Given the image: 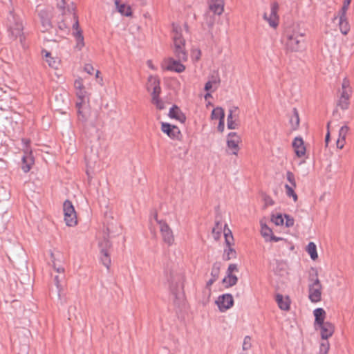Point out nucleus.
<instances>
[{"label":"nucleus","instance_id":"nucleus-1","mask_svg":"<svg viewBox=\"0 0 354 354\" xmlns=\"http://www.w3.org/2000/svg\"><path fill=\"white\" fill-rule=\"evenodd\" d=\"M283 39L286 48L291 52H298L305 48L306 32L299 26H292L285 30Z\"/></svg>","mask_w":354,"mask_h":354},{"label":"nucleus","instance_id":"nucleus-2","mask_svg":"<svg viewBox=\"0 0 354 354\" xmlns=\"http://www.w3.org/2000/svg\"><path fill=\"white\" fill-rule=\"evenodd\" d=\"M167 280L169 283L171 292L174 297V302L176 305L180 306L185 299L184 278L180 274L170 272Z\"/></svg>","mask_w":354,"mask_h":354},{"label":"nucleus","instance_id":"nucleus-3","mask_svg":"<svg viewBox=\"0 0 354 354\" xmlns=\"http://www.w3.org/2000/svg\"><path fill=\"white\" fill-rule=\"evenodd\" d=\"M183 28L178 25L173 24V50L175 56L179 61L187 59V52L185 50V39L183 37Z\"/></svg>","mask_w":354,"mask_h":354},{"label":"nucleus","instance_id":"nucleus-4","mask_svg":"<svg viewBox=\"0 0 354 354\" xmlns=\"http://www.w3.org/2000/svg\"><path fill=\"white\" fill-rule=\"evenodd\" d=\"M7 26L9 32V37L11 39H16L19 38L21 42L24 39L23 24L21 19L17 16L12 11L10 12L7 20Z\"/></svg>","mask_w":354,"mask_h":354},{"label":"nucleus","instance_id":"nucleus-5","mask_svg":"<svg viewBox=\"0 0 354 354\" xmlns=\"http://www.w3.org/2000/svg\"><path fill=\"white\" fill-rule=\"evenodd\" d=\"M313 273H310L308 292L309 299L313 302L317 303L322 299V286L318 279V274L316 270L312 268Z\"/></svg>","mask_w":354,"mask_h":354},{"label":"nucleus","instance_id":"nucleus-6","mask_svg":"<svg viewBox=\"0 0 354 354\" xmlns=\"http://www.w3.org/2000/svg\"><path fill=\"white\" fill-rule=\"evenodd\" d=\"M24 145V156L21 158V169L25 173H28L34 165L35 160L32 153V151L29 147L30 140L28 139H22Z\"/></svg>","mask_w":354,"mask_h":354},{"label":"nucleus","instance_id":"nucleus-7","mask_svg":"<svg viewBox=\"0 0 354 354\" xmlns=\"http://www.w3.org/2000/svg\"><path fill=\"white\" fill-rule=\"evenodd\" d=\"M64 221L68 226H75L77 223L76 212L72 203L66 200L63 204Z\"/></svg>","mask_w":354,"mask_h":354},{"label":"nucleus","instance_id":"nucleus-8","mask_svg":"<svg viewBox=\"0 0 354 354\" xmlns=\"http://www.w3.org/2000/svg\"><path fill=\"white\" fill-rule=\"evenodd\" d=\"M158 223L160 225V232L164 243L169 246L173 245L174 243V235L171 228L165 221H158Z\"/></svg>","mask_w":354,"mask_h":354},{"label":"nucleus","instance_id":"nucleus-9","mask_svg":"<svg viewBox=\"0 0 354 354\" xmlns=\"http://www.w3.org/2000/svg\"><path fill=\"white\" fill-rule=\"evenodd\" d=\"M39 17L41 25V31L43 32H48L53 28L51 24L52 14L50 11L47 10H40Z\"/></svg>","mask_w":354,"mask_h":354},{"label":"nucleus","instance_id":"nucleus-10","mask_svg":"<svg viewBox=\"0 0 354 354\" xmlns=\"http://www.w3.org/2000/svg\"><path fill=\"white\" fill-rule=\"evenodd\" d=\"M240 138L235 132H231L227 136V146L230 153L236 155L239 149Z\"/></svg>","mask_w":354,"mask_h":354},{"label":"nucleus","instance_id":"nucleus-11","mask_svg":"<svg viewBox=\"0 0 354 354\" xmlns=\"http://www.w3.org/2000/svg\"><path fill=\"white\" fill-rule=\"evenodd\" d=\"M219 310L222 312L230 308L234 304L233 297L230 294H225L219 296L216 301Z\"/></svg>","mask_w":354,"mask_h":354},{"label":"nucleus","instance_id":"nucleus-12","mask_svg":"<svg viewBox=\"0 0 354 354\" xmlns=\"http://www.w3.org/2000/svg\"><path fill=\"white\" fill-rule=\"evenodd\" d=\"M161 130L172 139H178L180 134V131L176 126L166 122H162Z\"/></svg>","mask_w":354,"mask_h":354},{"label":"nucleus","instance_id":"nucleus-13","mask_svg":"<svg viewBox=\"0 0 354 354\" xmlns=\"http://www.w3.org/2000/svg\"><path fill=\"white\" fill-rule=\"evenodd\" d=\"M321 329V337L324 340L328 339L331 337L335 331V326L328 322L319 326Z\"/></svg>","mask_w":354,"mask_h":354},{"label":"nucleus","instance_id":"nucleus-14","mask_svg":"<svg viewBox=\"0 0 354 354\" xmlns=\"http://www.w3.org/2000/svg\"><path fill=\"white\" fill-rule=\"evenodd\" d=\"M238 111L237 106H233L229 110V114L227 119V128L230 129H235L238 127V124L236 122V119L238 115L236 112Z\"/></svg>","mask_w":354,"mask_h":354},{"label":"nucleus","instance_id":"nucleus-15","mask_svg":"<svg viewBox=\"0 0 354 354\" xmlns=\"http://www.w3.org/2000/svg\"><path fill=\"white\" fill-rule=\"evenodd\" d=\"M292 147L295 149L297 156L301 158L305 155L306 147L301 138L296 137L292 142Z\"/></svg>","mask_w":354,"mask_h":354},{"label":"nucleus","instance_id":"nucleus-16","mask_svg":"<svg viewBox=\"0 0 354 354\" xmlns=\"http://www.w3.org/2000/svg\"><path fill=\"white\" fill-rule=\"evenodd\" d=\"M209 11L213 12L214 14L221 15L224 10L223 0L209 1Z\"/></svg>","mask_w":354,"mask_h":354},{"label":"nucleus","instance_id":"nucleus-17","mask_svg":"<svg viewBox=\"0 0 354 354\" xmlns=\"http://www.w3.org/2000/svg\"><path fill=\"white\" fill-rule=\"evenodd\" d=\"M180 61L175 60L173 58H169L168 60V65L167 69L169 71H173L177 73H182L185 71V67L183 64L180 63Z\"/></svg>","mask_w":354,"mask_h":354},{"label":"nucleus","instance_id":"nucleus-18","mask_svg":"<svg viewBox=\"0 0 354 354\" xmlns=\"http://www.w3.org/2000/svg\"><path fill=\"white\" fill-rule=\"evenodd\" d=\"M169 116L171 118H174L180 122H184L186 120V117L180 111V109L176 106L174 105L169 110Z\"/></svg>","mask_w":354,"mask_h":354},{"label":"nucleus","instance_id":"nucleus-19","mask_svg":"<svg viewBox=\"0 0 354 354\" xmlns=\"http://www.w3.org/2000/svg\"><path fill=\"white\" fill-rule=\"evenodd\" d=\"M314 316L315 317V323L317 325H321L324 323V319L326 315L325 310L322 308H318L314 310L313 311Z\"/></svg>","mask_w":354,"mask_h":354},{"label":"nucleus","instance_id":"nucleus-20","mask_svg":"<svg viewBox=\"0 0 354 354\" xmlns=\"http://www.w3.org/2000/svg\"><path fill=\"white\" fill-rule=\"evenodd\" d=\"M290 124L292 130H296L299 126V116L296 108L292 110V115L290 118Z\"/></svg>","mask_w":354,"mask_h":354},{"label":"nucleus","instance_id":"nucleus-21","mask_svg":"<svg viewBox=\"0 0 354 354\" xmlns=\"http://www.w3.org/2000/svg\"><path fill=\"white\" fill-rule=\"evenodd\" d=\"M42 53H44L46 61L48 62L49 66L53 68H57L59 65V61L52 57L50 53L46 50H43Z\"/></svg>","mask_w":354,"mask_h":354},{"label":"nucleus","instance_id":"nucleus-22","mask_svg":"<svg viewBox=\"0 0 354 354\" xmlns=\"http://www.w3.org/2000/svg\"><path fill=\"white\" fill-rule=\"evenodd\" d=\"M276 301L279 307L283 310H288L290 308V303L288 298L284 299L283 295L278 294L276 296Z\"/></svg>","mask_w":354,"mask_h":354},{"label":"nucleus","instance_id":"nucleus-23","mask_svg":"<svg viewBox=\"0 0 354 354\" xmlns=\"http://www.w3.org/2000/svg\"><path fill=\"white\" fill-rule=\"evenodd\" d=\"M261 234L262 236L265 239L266 241H268V239L273 234L272 230L267 226L266 224L263 223L262 221H261Z\"/></svg>","mask_w":354,"mask_h":354},{"label":"nucleus","instance_id":"nucleus-24","mask_svg":"<svg viewBox=\"0 0 354 354\" xmlns=\"http://www.w3.org/2000/svg\"><path fill=\"white\" fill-rule=\"evenodd\" d=\"M160 84L159 79L153 75H150L148 78V82L147 84V89L148 91H151L153 88L156 87Z\"/></svg>","mask_w":354,"mask_h":354},{"label":"nucleus","instance_id":"nucleus-25","mask_svg":"<svg viewBox=\"0 0 354 354\" xmlns=\"http://www.w3.org/2000/svg\"><path fill=\"white\" fill-rule=\"evenodd\" d=\"M306 251L310 256V258L313 260H315L317 259L318 255L317 252V246L313 242H310L307 247H306Z\"/></svg>","mask_w":354,"mask_h":354},{"label":"nucleus","instance_id":"nucleus-26","mask_svg":"<svg viewBox=\"0 0 354 354\" xmlns=\"http://www.w3.org/2000/svg\"><path fill=\"white\" fill-rule=\"evenodd\" d=\"M116 8L119 12L125 16L131 15V8L129 6H126L124 4H120L118 0H115Z\"/></svg>","mask_w":354,"mask_h":354},{"label":"nucleus","instance_id":"nucleus-27","mask_svg":"<svg viewBox=\"0 0 354 354\" xmlns=\"http://www.w3.org/2000/svg\"><path fill=\"white\" fill-rule=\"evenodd\" d=\"M238 278L236 275L227 274V276L223 279V283L226 287H231L237 283Z\"/></svg>","mask_w":354,"mask_h":354},{"label":"nucleus","instance_id":"nucleus-28","mask_svg":"<svg viewBox=\"0 0 354 354\" xmlns=\"http://www.w3.org/2000/svg\"><path fill=\"white\" fill-rule=\"evenodd\" d=\"M263 19L267 21L269 25L272 28H276L278 26L279 17L277 15H272L270 14V16L268 17L267 13H264Z\"/></svg>","mask_w":354,"mask_h":354},{"label":"nucleus","instance_id":"nucleus-29","mask_svg":"<svg viewBox=\"0 0 354 354\" xmlns=\"http://www.w3.org/2000/svg\"><path fill=\"white\" fill-rule=\"evenodd\" d=\"M111 247L112 244L111 241L106 238H104L99 243L100 252H109Z\"/></svg>","mask_w":354,"mask_h":354},{"label":"nucleus","instance_id":"nucleus-30","mask_svg":"<svg viewBox=\"0 0 354 354\" xmlns=\"http://www.w3.org/2000/svg\"><path fill=\"white\" fill-rule=\"evenodd\" d=\"M339 30H340L341 32L343 35H347V33L348 32V31L350 30V26H349V24H348L346 18L343 19V18L339 17Z\"/></svg>","mask_w":354,"mask_h":354},{"label":"nucleus","instance_id":"nucleus-31","mask_svg":"<svg viewBox=\"0 0 354 354\" xmlns=\"http://www.w3.org/2000/svg\"><path fill=\"white\" fill-rule=\"evenodd\" d=\"M211 118L212 120H221L225 118V113L221 107H216L212 111Z\"/></svg>","mask_w":354,"mask_h":354},{"label":"nucleus","instance_id":"nucleus-32","mask_svg":"<svg viewBox=\"0 0 354 354\" xmlns=\"http://www.w3.org/2000/svg\"><path fill=\"white\" fill-rule=\"evenodd\" d=\"M100 261H101L102 263L107 269H109L111 266V263L110 252H100Z\"/></svg>","mask_w":354,"mask_h":354},{"label":"nucleus","instance_id":"nucleus-33","mask_svg":"<svg viewBox=\"0 0 354 354\" xmlns=\"http://www.w3.org/2000/svg\"><path fill=\"white\" fill-rule=\"evenodd\" d=\"M227 225H225V229H224V236H225V241L226 245L227 247H231V245L233 244L234 238L232 234V232L230 229H227Z\"/></svg>","mask_w":354,"mask_h":354},{"label":"nucleus","instance_id":"nucleus-34","mask_svg":"<svg viewBox=\"0 0 354 354\" xmlns=\"http://www.w3.org/2000/svg\"><path fill=\"white\" fill-rule=\"evenodd\" d=\"M73 35L75 37L77 40L76 48H78V50H81L84 46V37L82 35V30L74 32Z\"/></svg>","mask_w":354,"mask_h":354},{"label":"nucleus","instance_id":"nucleus-35","mask_svg":"<svg viewBox=\"0 0 354 354\" xmlns=\"http://www.w3.org/2000/svg\"><path fill=\"white\" fill-rule=\"evenodd\" d=\"M215 15L210 11H207L205 14V23L209 28H212L215 21Z\"/></svg>","mask_w":354,"mask_h":354},{"label":"nucleus","instance_id":"nucleus-36","mask_svg":"<svg viewBox=\"0 0 354 354\" xmlns=\"http://www.w3.org/2000/svg\"><path fill=\"white\" fill-rule=\"evenodd\" d=\"M221 263L220 262H216L213 264L211 271V278L217 280L220 273Z\"/></svg>","mask_w":354,"mask_h":354},{"label":"nucleus","instance_id":"nucleus-37","mask_svg":"<svg viewBox=\"0 0 354 354\" xmlns=\"http://www.w3.org/2000/svg\"><path fill=\"white\" fill-rule=\"evenodd\" d=\"M76 95L78 97L80 101L76 102V106H82L84 103L85 100L87 99L86 92L84 89H80L76 91Z\"/></svg>","mask_w":354,"mask_h":354},{"label":"nucleus","instance_id":"nucleus-38","mask_svg":"<svg viewBox=\"0 0 354 354\" xmlns=\"http://www.w3.org/2000/svg\"><path fill=\"white\" fill-rule=\"evenodd\" d=\"M234 258H236V251L231 247H227L224 251L223 259L225 261H229Z\"/></svg>","mask_w":354,"mask_h":354},{"label":"nucleus","instance_id":"nucleus-39","mask_svg":"<svg viewBox=\"0 0 354 354\" xmlns=\"http://www.w3.org/2000/svg\"><path fill=\"white\" fill-rule=\"evenodd\" d=\"M296 187L290 186L288 184L285 185L286 194L289 197H292L295 202H296L298 199L297 194L295 192L294 189Z\"/></svg>","mask_w":354,"mask_h":354},{"label":"nucleus","instance_id":"nucleus-40","mask_svg":"<svg viewBox=\"0 0 354 354\" xmlns=\"http://www.w3.org/2000/svg\"><path fill=\"white\" fill-rule=\"evenodd\" d=\"M330 344L328 339L324 340V342L320 344L319 354H328Z\"/></svg>","mask_w":354,"mask_h":354},{"label":"nucleus","instance_id":"nucleus-41","mask_svg":"<svg viewBox=\"0 0 354 354\" xmlns=\"http://www.w3.org/2000/svg\"><path fill=\"white\" fill-rule=\"evenodd\" d=\"M81 107L82 106H77V108L78 109V121L82 122L84 125L87 121L88 116L86 113L81 110Z\"/></svg>","mask_w":354,"mask_h":354},{"label":"nucleus","instance_id":"nucleus-42","mask_svg":"<svg viewBox=\"0 0 354 354\" xmlns=\"http://www.w3.org/2000/svg\"><path fill=\"white\" fill-rule=\"evenodd\" d=\"M252 347V339L250 336L247 335L244 337L242 349L243 351H248Z\"/></svg>","mask_w":354,"mask_h":354},{"label":"nucleus","instance_id":"nucleus-43","mask_svg":"<svg viewBox=\"0 0 354 354\" xmlns=\"http://www.w3.org/2000/svg\"><path fill=\"white\" fill-rule=\"evenodd\" d=\"M271 221L276 225H281L284 222L281 214L272 215Z\"/></svg>","mask_w":354,"mask_h":354},{"label":"nucleus","instance_id":"nucleus-44","mask_svg":"<svg viewBox=\"0 0 354 354\" xmlns=\"http://www.w3.org/2000/svg\"><path fill=\"white\" fill-rule=\"evenodd\" d=\"M337 104L342 109H347L349 104V99L340 97Z\"/></svg>","mask_w":354,"mask_h":354},{"label":"nucleus","instance_id":"nucleus-45","mask_svg":"<svg viewBox=\"0 0 354 354\" xmlns=\"http://www.w3.org/2000/svg\"><path fill=\"white\" fill-rule=\"evenodd\" d=\"M286 178L288 181L290 183V186L296 187L295 178L292 172L287 171Z\"/></svg>","mask_w":354,"mask_h":354},{"label":"nucleus","instance_id":"nucleus-46","mask_svg":"<svg viewBox=\"0 0 354 354\" xmlns=\"http://www.w3.org/2000/svg\"><path fill=\"white\" fill-rule=\"evenodd\" d=\"M349 128L347 125L342 127L339 131V138L346 139Z\"/></svg>","mask_w":354,"mask_h":354},{"label":"nucleus","instance_id":"nucleus-47","mask_svg":"<svg viewBox=\"0 0 354 354\" xmlns=\"http://www.w3.org/2000/svg\"><path fill=\"white\" fill-rule=\"evenodd\" d=\"M151 102L153 104H155L156 106V108L158 109L162 110L165 109L164 102L160 98L151 100Z\"/></svg>","mask_w":354,"mask_h":354},{"label":"nucleus","instance_id":"nucleus-48","mask_svg":"<svg viewBox=\"0 0 354 354\" xmlns=\"http://www.w3.org/2000/svg\"><path fill=\"white\" fill-rule=\"evenodd\" d=\"M151 91L152 100L159 98V95L161 91L160 84L158 86H157L156 87L153 88V89H152Z\"/></svg>","mask_w":354,"mask_h":354},{"label":"nucleus","instance_id":"nucleus-49","mask_svg":"<svg viewBox=\"0 0 354 354\" xmlns=\"http://www.w3.org/2000/svg\"><path fill=\"white\" fill-rule=\"evenodd\" d=\"M219 225H221L220 221H216L215 227H213V229H212V233L214 234H215L214 238L216 239H218L220 234H221V232L219 231L221 227H219Z\"/></svg>","mask_w":354,"mask_h":354},{"label":"nucleus","instance_id":"nucleus-50","mask_svg":"<svg viewBox=\"0 0 354 354\" xmlns=\"http://www.w3.org/2000/svg\"><path fill=\"white\" fill-rule=\"evenodd\" d=\"M349 4H348V2H344L343 6L340 10V16L341 18H346V13L348 8Z\"/></svg>","mask_w":354,"mask_h":354},{"label":"nucleus","instance_id":"nucleus-51","mask_svg":"<svg viewBox=\"0 0 354 354\" xmlns=\"http://www.w3.org/2000/svg\"><path fill=\"white\" fill-rule=\"evenodd\" d=\"M74 86H75L76 91L80 90V89H83L84 88V84H83L82 80L80 79V78L77 79L75 81V82H74Z\"/></svg>","mask_w":354,"mask_h":354},{"label":"nucleus","instance_id":"nucleus-52","mask_svg":"<svg viewBox=\"0 0 354 354\" xmlns=\"http://www.w3.org/2000/svg\"><path fill=\"white\" fill-rule=\"evenodd\" d=\"M201 55V52L199 49H195L192 50V59H195L196 61H198Z\"/></svg>","mask_w":354,"mask_h":354},{"label":"nucleus","instance_id":"nucleus-53","mask_svg":"<svg viewBox=\"0 0 354 354\" xmlns=\"http://www.w3.org/2000/svg\"><path fill=\"white\" fill-rule=\"evenodd\" d=\"M278 9H279L278 3L277 2H273L271 4V12H270V14H272L273 16L274 15H277Z\"/></svg>","mask_w":354,"mask_h":354},{"label":"nucleus","instance_id":"nucleus-54","mask_svg":"<svg viewBox=\"0 0 354 354\" xmlns=\"http://www.w3.org/2000/svg\"><path fill=\"white\" fill-rule=\"evenodd\" d=\"M237 271H238V268L236 264H234V263L230 264L228 266V268H227V274H233L232 273L234 272H237Z\"/></svg>","mask_w":354,"mask_h":354},{"label":"nucleus","instance_id":"nucleus-55","mask_svg":"<svg viewBox=\"0 0 354 354\" xmlns=\"http://www.w3.org/2000/svg\"><path fill=\"white\" fill-rule=\"evenodd\" d=\"M55 285L57 286V288L58 289V295L60 296V292L62 290V285L60 283V279L59 276H55L54 278Z\"/></svg>","mask_w":354,"mask_h":354},{"label":"nucleus","instance_id":"nucleus-56","mask_svg":"<svg viewBox=\"0 0 354 354\" xmlns=\"http://www.w3.org/2000/svg\"><path fill=\"white\" fill-rule=\"evenodd\" d=\"M73 18L74 19V22L73 24V28L75 30V32H77V30H81L79 28V21L77 17L75 15H73Z\"/></svg>","mask_w":354,"mask_h":354},{"label":"nucleus","instance_id":"nucleus-57","mask_svg":"<svg viewBox=\"0 0 354 354\" xmlns=\"http://www.w3.org/2000/svg\"><path fill=\"white\" fill-rule=\"evenodd\" d=\"M286 217V225L287 227H291L294 225V219L288 215H285Z\"/></svg>","mask_w":354,"mask_h":354},{"label":"nucleus","instance_id":"nucleus-58","mask_svg":"<svg viewBox=\"0 0 354 354\" xmlns=\"http://www.w3.org/2000/svg\"><path fill=\"white\" fill-rule=\"evenodd\" d=\"M84 71L87 73L91 75L93 73V71H94V68H93V66L91 64H86L84 66Z\"/></svg>","mask_w":354,"mask_h":354},{"label":"nucleus","instance_id":"nucleus-59","mask_svg":"<svg viewBox=\"0 0 354 354\" xmlns=\"http://www.w3.org/2000/svg\"><path fill=\"white\" fill-rule=\"evenodd\" d=\"M345 140L344 138H339L337 140V147L339 149H342L345 144Z\"/></svg>","mask_w":354,"mask_h":354},{"label":"nucleus","instance_id":"nucleus-60","mask_svg":"<svg viewBox=\"0 0 354 354\" xmlns=\"http://www.w3.org/2000/svg\"><path fill=\"white\" fill-rule=\"evenodd\" d=\"M59 28L62 30H69V27L66 25L65 21H63L59 24Z\"/></svg>","mask_w":354,"mask_h":354},{"label":"nucleus","instance_id":"nucleus-61","mask_svg":"<svg viewBox=\"0 0 354 354\" xmlns=\"http://www.w3.org/2000/svg\"><path fill=\"white\" fill-rule=\"evenodd\" d=\"M218 130L221 132H223L224 130V119L219 120V123L218 125Z\"/></svg>","mask_w":354,"mask_h":354},{"label":"nucleus","instance_id":"nucleus-62","mask_svg":"<svg viewBox=\"0 0 354 354\" xmlns=\"http://www.w3.org/2000/svg\"><path fill=\"white\" fill-rule=\"evenodd\" d=\"M349 97H350V95H349L347 90L346 89H342L340 97L349 99Z\"/></svg>","mask_w":354,"mask_h":354},{"label":"nucleus","instance_id":"nucleus-63","mask_svg":"<svg viewBox=\"0 0 354 354\" xmlns=\"http://www.w3.org/2000/svg\"><path fill=\"white\" fill-rule=\"evenodd\" d=\"M212 83L213 82L212 81H208L205 85V90L207 91H209L211 90V88H212Z\"/></svg>","mask_w":354,"mask_h":354},{"label":"nucleus","instance_id":"nucleus-64","mask_svg":"<svg viewBox=\"0 0 354 354\" xmlns=\"http://www.w3.org/2000/svg\"><path fill=\"white\" fill-rule=\"evenodd\" d=\"M264 200L266 205H272L274 204L272 199L270 196H266Z\"/></svg>","mask_w":354,"mask_h":354}]
</instances>
